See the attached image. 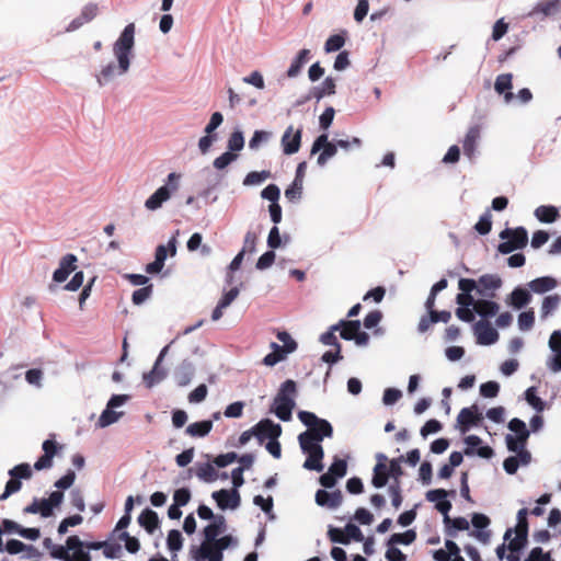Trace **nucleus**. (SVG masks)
<instances>
[{
	"mask_svg": "<svg viewBox=\"0 0 561 561\" xmlns=\"http://www.w3.org/2000/svg\"><path fill=\"white\" fill-rule=\"evenodd\" d=\"M134 45L135 24L129 23L125 26L118 39L113 45V53L117 59V65L110 62L103 67L96 76V80L100 85H104L112 81L115 76L124 75L128 71Z\"/></svg>",
	"mask_w": 561,
	"mask_h": 561,
	"instance_id": "1",
	"label": "nucleus"
},
{
	"mask_svg": "<svg viewBox=\"0 0 561 561\" xmlns=\"http://www.w3.org/2000/svg\"><path fill=\"white\" fill-rule=\"evenodd\" d=\"M297 396V385L294 380L287 379L280 385L273 403L272 411L276 416L288 422L291 420L293 410L296 405L295 398Z\"/></svg>",
	"mask_w": 561,
	"mask_h": 561,
	"instance_id": "2",
	"label": "nucleus"
},
{
	"mask_svg": "<svg viewBox=\"0 0 561 561\" xmlns=\"http://www.w3.org/2000/svg\"><path fill=\"white\" fill-rule=\"evenodd\" d=\"M500 238L505 240L497 247V251L502 254H508L515 250L524 249L528 242V233L524 227L514 229L506 228L500 232Z\"/></svg>",
	"mask_w": 561,
	"mask_h": 561,
	"instance_id": "3",
	"label": "nucleus"
},
{
	"mask_svg": "<svg viewBox=\"0 0 561 561\" xmlns=\"http://www.w3.org/2000/svg\"><path fill=\"white\" fill-rule=\"evenodd\" d=\"M180 175L176 173H170L168 175V184L159 187L145 203L146 208L149 210H156L167 202L172 192H175L179 187L178 180Z\"/></svg>",
	"mask_w": 561,
	"mask_h": 561,
	"instance_id": "4",
	"label": "nucleus"
},
{
	"mask_svg": "<svg viewBox=\"0 0 561 561\" xmlns=\"http://www.w3.org/2000/svg\"><path fill=\"white\" fill-rule=\"evenodd\" d=\"M191 556L195 561H222L224 554L215 542H202L199 547H192Z\"/></svg>",
	"mask_w": 561,
	"mask_h": 561,
	"instance_id": "5",
	"label": "nucleus"
},
{
	"mask_svg": "<svg viewBox=\"0 0 561 561\" xmlns=\"http://www.w3.org/2000/svg\"><path fill=\"white\" fill-rule=\"evenodd\" d=\"M255 437L260 444L268 438H278L282 435V426L270 419L261 420L254 425Z\"/></svg>",
	"mask_w": 561,
	"mask_h": 561,
	"instance_id": "6",
	"label": "nucleus"
},
{
	"mask_svg": "<svg viewBox=\"0 0 561 561\" xmlns=\"http://www.w3.org/2000/svg\"><path fill=\"white\" fill-rule=\"evenodd\" d=\"M44 454L37 459L34 463L35 470H44L53 467V459L58 454V451L62 448L54 439H46L42 445Z\"/></svg>",
	"mask_w": 561,
	"mask_h": 561,
	"instance_id": "7",
	"label": "nucleus"
},
{
	"mask_svg": "<svg viewBox=\"0 0 561 561\" xmlns=\"http://www.w3.org/2000/svg\"><path fill=\"white\" fill-rule=\"evenodd\" d=\"M477 343L480 345H491L499 340V332L491 325L488 320H479L474 327Z\"/></svg>",
	"mask_w": 561,
	"mask_h": 561,
	"instance_id": "8",
	"label": "nucleus"
},
{
	"mask_svg": "<svg viewBox=\"0 0 561 561\" xmlns=\"http://www.w3.org/2000/svg\"><path fill=\"white\" fill-rule=\"evenodd\" d=\"M482 420V414L479 413L478 407L474 404L470 408L460 410L457 416V424L462 434L467 433L472 426L478 425Z\"/></svg>",
	"mask_w": 561,
	"mask_h": 561,
	"instance_id": "9",
	"label": "nucleus"
},
{
	"mask_svg": "<svg viewBox=\"0 0 561 561\" xmlns=\"http://www.w3.org/2000/svg\"><path fill=\"white\" fill-rule=\"evenodd\" d=\"M270 346L272 352L263 358V364L266 366H274L277 363L284 360L288 354L295 352L298 344L297 342H293L290 344L280 346L277 343L272 342Z\"/></svg>",
	"mask_w": 561,
	"mask_h": 561,
	"instance_id": "10",
	"label": "nucleus"
},
{
	"mask_svg": "<svg viewBox=\"0 0 561 561\" xmlns=\"http://www.w3.org/2000/svg\"><path fill=\"white\" fill-rule=\"evenodd\" d=\"M302 129L297 130L290 125L282 136V147L285 154H294L299 151L301 146Z\"/></svg>",
	"mask_w": 561,
	"mask_h": 561,
	"instance_id": "11",
	"label": "nucleus"
},
{
	"mask_svg": "<svg viewBox=\"0 0 561 561\" xmlns=\"http://www.w3.org/2000/svg\"><path fill=\"white\" fill-rule=\"evenodd\" d=\"M213 499L221 510L237 508L240 505V494L238 490H225L221 489L213 493Z\"/></svg>",
	"mask_w": 561,
	"mask_h": 561,
	"instance_id": "12",
	"label": "nucleus"
},
{
	"mask_svg": "<svg viewBox=\"0 0 561 561\" xmlns=\"http://www.w3.org/2000/svg\"><path fill=\"white\" fill-rule=\"evenodd\" d=\"M77 256L75 254H66L59 263V267L54 272L53 279L57 283L65 282L70 273L76 270Z\"/></svg>",
	"mask_w": 561,
	"mask_h": 561,
	"instance_id": "13",
	"label": "nucleus"
},
{
	"mask_svg": "<svg viewBox=\"0 0 561 561\" xmlns=\"http://www.w3.org/2000/svg\"><path fill=\"white\" fill-rule=\"evenodd\" d=\"M478 286V294L480 296L494 297L495 295L489 294V291L499 289L502 286V279L497 275L485 274L479 277Z\"/></svg>",
	"mask_w": 561,
	"mask_h": 561,
	"instance_id": "14",
	"label": "nucleus"
},
{
	"mask_svg": "<svg viewBox=\"0 0 561 561\" xmlns=\"http://www.w3.org/2000/svg\"><path fill=\"white\" fill-rule=\"evenodd\" d=\"M84 542L76 535L67 538V549L72 550L67 561H91L89 552L83 550Z\"/></svg>",
	"mask_w": 561,
	"mask_h": 561,
	"instance_id": "15",
	"label": "nucleus"
},
{
	"mask_svg": "<svg viewBox=\"0 0 561 561\" xmlns=\"http://www.w3.org/2000/svg\"><path fill=\"white\" fill-rule=\"evenodd\" d=\"M481 137V128L478 125L470 127L462 142L463 153L470 160L474 158L476 149Z\"/></svg>",
	"mask_w": 561,
	"mask_h": 561,
	"instance_id": "16",
	"label": "nucleus"
},
{
	"mask_svg": "<svg viewBox=\"0 0 561 561\" xmlns=\"http://www.w3.org/2000/svg\"><path fill=\"white\" fill-rule=\"evenodd\" d=\"M343 495L340 490L328 492L325 490H318L316 493V502L320 506L329 508H336L342 504Z\"/></svg>",
	"mask_w": 561,
	"mask_h": 561,
	"instance_id": "17",
	"label": "nucleus"
},
{
	"mask_svg": "<svg viewBox=\"0 0 561 561\" xmlns=\"http://www.w3.org/2000/svg\"><path fill=\"white\" fill-rule=\"evenodd\" d=\"M167 350H168V346H165L161 351L158 359L156 360V363L153 365V368L150 371L145 373L142 376L144 382H145L146 387L149 389L152 388L154 385L159 383L165 377L164 370L160 369L159 366H160V362L162 360V357L164 356Z\"/></svg>",
	"mask_w": 561,
	"mask_h": 561,
	"instance_id": "18",
	"label": "nucleus"
},
{
	"mask_svg": "<svg viewBox=\"0 0 561 561\" xmlns=\"http://www.w3.org/2000/svg\"><path fill=\"white\" fill-rule=\"evenodd\" d=\"M332 329L340 331V336L343 340L352 341L360 329V322L358 320H341L339 323L332 325Z\"/></svg>",
	"mask_w": 561,
	"mask_h": 561,
	"instance_id": "19",
	"label": "nucleus"
},
{
	"mask_svg": "<svg viewBox=\"0 0 561 561\" xmlns=\"http://www.w3.org/2000/svg\"><path fill=\"white\" fill-rule=\"evenodd\" d=\"M194 366L188 360H183L174 371V378L180 387H184L191 382L194 377Z\"/></svg>",
	"mask_w": 561,
	"mask_h": 561,
	"instance_id": "20",
	"label": "nucleus"
},
{
	"mask_svg": "<svg viewBox=\"0 0 561 561\" xmlns=\"http://www.w3.org/2000/svg\"><path fill=\"white\" fill-rule=\"evenodd\" d=\"M513 76L511 73H502L497 76L494 89L499 94L504 93V100L506 103H510L514 99V94L511 92L513 88L512 84Z\"/></svg>",
	"mask_w": 561,
	"mask_h": 561,
	"instance_id": "21",
	"label": "nucleus"
},
{
	"mask_svg": "<svg viewBox=\"0 0 561 561\" xmlns=\"http://www.w3.org/2000/svg\"><path fill=\"white\" fill-rule=\"evenodd\" d=\"M557 286V279L551 276L538 277L528 283L529 289L536 294H545L554 289Z\"/></svg>",
	"mask_w": 561,
	"mask_h": 561,
	"instance_id": "22",
	"label": "nucleus"
},
{
	"mask_svg": "<svg viewBox=\"0 0 561 561\" xmlns=\"http://www.w3.org/2000/svg\"><path fill=\"white\" fill-rule=\"evenodd\" d=\"M226 529V523L224 516H217L215 522L207 525L204 530V541L203 542H213L218 536L224 533Z\"/></svg>",
	"mask_w": 561,
	"mask_h": 561,
	"instance_id": "23",
	"label": "nucleus"
},
{
	"mask_svg": "<svg viewBox=\"0 0 561 561\" xmlns=\"http://www.w3.org/2000/svg\"><path fill=\"white\" fill-rule=\"evenodd\" d=\"M313 430H307L298 436L300 448L304 453L311 451L312 448L322 447L319 443L321 437L313 433Z\"/></svg>",
	"mask_w": 561,
	"mask_h": 561,
	"instance_id": "24",
	"label": "nucleus"
},
{
	"mask_svg": "<svg viewBox=\"0 0 561 561\" xmlns=\"http://www.w3.org/2000/svg\"><path fill=\"white\" fill-rule=\"evenodd\" d=\"M138 523L149 534H152L158 528V526H159L158 514L154 511L150 510V508H146L139 515Z\"/></svg>",
	"mask_w": 561,
	"mask_h": 561,
	"instance_id": "25",
	"label": "nucleus"
},
{
	"mask_svg": "<svg viewBox=\"0 0 561 561\" xmlns=\"http://www.w3.org/2000/svg\"><path fill=\"white\" fill-rule=\"evenodd\" d=\"M308 455L304 468L308 470L321 471L323 469L322 459L324 456L323 448H312L311 451L306 453Z\"/></svg>",
	"mask_w": 561,
	"mask_h": 561,
	"instance_id": "26",
	"label": "nucleus"
},
{
	"mask_svg": "<svg viewBox=\"0 0 561 561\" xmlns=\"http://www.w3.org/2000/svg\"><path fill=\"white\" fill-rule=\"evenodd\" d=\"M499 310V304L486 299H478L473 309V311L483 318L494 317Z\"/></svg>",
	"mask_w": 561,
	"mask_h": 561,
	"instance_id": "27",
	"label": "nucleus"
},
{
	"mask_svg": "<svg viewBox=\"0 0 561 561\" xmlns=\"http://www.w3.org/2000/svg\"><path fill=\"white\" fill-rule=\"evenodd\" d=\"M211 428L213 421L205 420L190 424L186 427L185 433L191 437H205L210 433Z\"/></svg>",
	"mask_w": 561,
	"mask_h": 561,
	"instance_id": "28",
	"label": "nucleus"
},
{
	"mask_svg": "<svg viewBox=\"0 0 561 561\" xmlns=\"http://www.w3.org/2000/svg\"><path fill=\"white\" fill-rule=\"evenodd\" d=\"M536 218L546 224L554 222L559 217V210L557 207L551 205H541L535 210Z\"/></svg>",
	"mask_w": 561,
	"mask_h": 561,
	"instance_id": "29",
	"label": "nucleus"
},
{
	"mask_svg": "<svg viewBox=\"0 0 561 561\" xmlns=\"http://www.w3.org/2000/svg\"><path fill=\"white\" fill-rule=\"evenodd\" d=\"M531 295L529 291L522 287H516L510 295L508 304L516 309H522L529 304Z\"/></svg>",
	"mask_w": 561,
	"mask_h": 561,
	"instance_id": "30",
	"label": "nucleus"
},
{
	"mask_svg": "<svg viewBox=\"0 0 561 561\" xmlns=\"http://www.w3.org/2000/svg\"><path fill=\"white\" fill-rule=\"evenodd\" d=\"M389 469L388 466L381 461H378L374 467V476L371 479V483L375 488L380 489L383 488L389 480Z\"/></svg>",
	"mask_w": 561,
	"mask_h": 561,
	"instance_id": "31",
	"label": "nucleus"
},
{
	"mask_svg": "<svg viewBox=\"0 0 561 561\" xmlns=\"http://www.w3.org/2000/svg\"><path fill=\"white\" fill-rule=\"evenodd\" d=\"M416 539V533L409 529L404 533H397L390 536L387 546L411 545Z\"/></svg>",
	"mask_w": 561,
	"mask_h": 561,
	"instance_id": "32",
	"label": "nucleus"
},
{
	"mask_svg": "<svg viewBox=\"0 0 561 561\" xmlns=\"http://www.w3.org/2000/svg\"><path fill=\"white\" fill-rule=\"evenodd\" d=\"M335 93V81L332 77H327L322 82L320 88H316L312 91L313 98L318 101L324 98L325 95H332Z\"/></svg>",
	"mask_w": 561,
	"mask_h": 561,
	"instance_id": "33",
	"label": "nucleus"
},
{
	"mask_svg": "<svg viewBox=\"0 0 561 561\" xmlns=\"http://www.w3.org/2000/svg\"><path fill=\"white\" fill-rule=\"evenodd\" d=\"M196 476L205 482H214L218 479V472L209 462L199 465L196 470Z\"/></svg>",
	"mask_w": 561,
	"mask_h": 561,
	"instance_id": "34",
	"label": "nucleus"
},
{
	"mask_svg": "<svg viewBox=\"0 0 561 561\" xmlns=\"http://www.w3.org/2000/svg\"><path fill=\"white\" fill-rule=\"evenodd\" d=\"M445 525L446 534L449 537H456L457 530H468L470 527L469 522L465 517L450 518V522L445 523Z\"/></svg>",
	"mask_w": 561,
	"mask_h": 561,
	"instance_id": "35",
	"label": "nucleus"
},
{
	"mask_svg": "<svg viewBox=\"0 0 561 561\" xmlns=\"http://www.w3.org/2000/svg\"><path fill=\"white\" fill-rule=\"evenodd\" d=\"M508 428L516 433V436L519 438L522 443H526L529 437V431L526 427V424L524 421L514 417L508 423Z\"/></svg>",
	"mask_w": 561,
	"mask_h": 561,
	"instance_id": "36",
	"label": "nucleus"
},
{
	"mask_svg": "<svg viewBox=\"0 0 561 561\" xmlns=\"http://www.w3.org/2000/svg\"><path fill=\"white\" fill-rule=\"evenodd\" d=\"M560 301L561 297L558 294L545 297L541 305V318H547L552 313L559 307Z\"/></svg>",
	"mask_w": 561,
	"mask_h": 561,
	"instance_id": "37",
	"label": "nucleus"
},
{
	"mask_svg": "<svg viewBox=\"0 0 561 561\" xmlns=\"http://www.w3.org/2000/svg\"><path fill=\"white\" fill-rule=\"evenodd\" d=\"M525 399L537 412L545 410L546 404L543 400L537 396V389L535 387H530L526 390Z\"/></svg>",
	"mask_w": 561,
	"mask_h": 561,
	"instance_id": "38",
	"label": "nucleus"
},
{
	"mask_svg": "<svg viewBox=\"0 0 561 561\" xmlns=\"http://www.w3.org/2000/svg\"><path fill=\"white\" fill-rule=\"evenodd\" d=\"M271 175H272L271 172L266 171V170L261 171V172H257V171L249 172L243 180V185L251 186V185L260 184V183L264 182L265 180L270 179Z\"/></svg>",
	"mask_w": 561,
	"mask_h": 561,
	"instance_id": "39",
	"label": "nucleus"
},
{
	"mask_svg": "<svg viewBox=\"0 0 561 561\" xmlns=\"http://www.w3.org/2000/svg\"><path fill=\"white\" fill-rule=\"evenodd\" d=\"M492 229V215L486 210L474 225V230L482 236L488 234Z\"/></svg>",
	"mask_w": 561,
	"mask_h": 561,
	"instance_id": "40",
	"label": "nucleus"
},
{
	"mask_svg": "<svg viewBox=\"0 0 561 561\" xmlns=\"http://www.w3.org/2000/svg\"><path fill=\"white\" fill-rule=\"evenodd\" d=\"M536 12H540L543 15H553L560 11V0H548L540 2L535 8Z\"/></svg>",
	"mask_w": 561,
	"mask_h": 561,
	"instance_id": "41",
	"label": "nucleus"
},
{
	"mask_svg": "<svg viewBox=\"0 0 561 561\" xmlns=\"http://www.w3.org/2000/svg\"><path fill=\"white\" fill-rule=\"evenodd\" d=\"M302 188L304 182L294 179L291 185L285 191V197L291 203L298 202L301 198Z\"/></svg>",
	"mask_w": 561,
	"mask_h": 561,
	"instance_id": "42",
	"label": "nucleus"
},
{
	"mask_svg": "<svg viewBox=\"0 0 561 561\" xmlns=\"http://www.w3.org/2000/svg\"><path fill=\"white\" fill-rule=\"evenodd\" d=\"M515 533H516L515 538H513L507 546L508 550L512 552L520 551L527 543V537H528L527 531L515 530Z\"/></svg>",
	"mask_w": 561,
	"mask_h": 561,
	"instance_id": "43",
	"label": "nucleus"
},
{
	"mask_svg": "<svg viewBox=\"0 0 561 561\" xmlns=\"http://www.w3.org/2000/svg\"><path fill=\"white\" fill-rule=\"evenodd\" d=\"M515 533H516L515 538H513L507 546L508 550L512 552L520 551L527 543V537H528L527 531L515 530Z\"/></svg>",
	"mask_w": 561,
	"mask_h": 561,
	"instance_id": "44",
	"label": "nucleus"
},
{
	"mask_svg": "<svg viewBox=\"0 0 561 561\" xmlns=\"http://www.w3.org/2000/svg\"><path fill=\"white\" fill-rule=\"evenodd\" d=\"M515 533H516L515 538H513L507 546L508 550L512 552L520 551L527 543V537H528L527 531L515 530Z\"/></svg>",
	"mask_w": 561,
	"mask_h": 561,
	"instance_id": "45",
	"label": "nucleus"
},
{
	"mask_svg": "<svg viewBox=\"0 0 561 561\" xmlns=\"http://www.w3.org/2000/svg\"><path fill=\"white\" fill-rule=\"evenodd\" d=\"M152 293H153L152 284L144 286L133 293L131 301L134 305L139 306L142 302H145L148 298H150Z\"/></svg>",
	"mask_w": 561,
	"mask_h": 561,
	"instance_id": "46",
	"label": "nucleus"
},
{
	"mask_svg": "<svg viewBox=\"0 0 561 561\" xmlns=\"http://www.w3.org/2000/svg\"><path fill=\"white\" fill-rule=\"evenodd\" d=\"M345 44V37L341 34L331 35L325 44L324 50L327 53H333L340 50Z\"/></svg>",
	"mask_w": 561,
	"mask_h": 561,
	"instance_id": "47",
	"label": "nucleus"
},
{
	"mask_svg": "<svg viewBox=\"0 0 561 561\" xmlns=\"http://www.w3.org/2000/svg\"><path fill=\"white\" fill-rule=\"evenodd\" d=\"M535 323V312L533 309L522 312L518 316V328L522 331H529Z\"/></svg>",
	"mask_w": 561,
	"mask_h": 561,
	"instance_id": "48",
	"label": "nucleus"
},
{
	"mask_svg": "<svg viewBox=\"0 0 561 561\" xmlns=\"http://www.w3.org/2000/svg\"><path fill=\"white\" fill-rule=\"evenodd\" d=\"M33 472L31 466L26 462L20 463L9 470V476L16 479H30Z\"/></svg>",
	"mask_w": 561,
	"mask_h": 561,
	"instance_id": "49",
	"label": "nucleus"
},
{
	"mask_svg": "<svg viewBox=\"0 0 561 561\" xmlns=\"http://www.w3.org/2000/svg\"><path fill=\"white\" fill-rule=\"evenodd\" d=\"M388 492L391 496V502L394 508H399L402 504L403 497L401 494V483L400 481H393L389 488Z\"/></svg>",
	"mask_w": 561,
	"mask_h": 561,
	"instance_id": "50",
	"label": "nucleus"
},
{
	"mask_svg": "<svg viewBox=\"0 0 561 561\" xmlns=\"http://www.w3.org/2000/svg\"><path fill=\"white\" fill-rule=\"evenodd\" d=\"M168 548L171 551H179L183 545V538L181 533L178 529H172L168 534L167 538Z\"/></svg>",
	"mask_w": 561,
	"mask_h": 561,
	"instance_id": "51",
	"label": "nucleus"
},
{
	"mask_svg": "<svg viewBox=\"0 0 561 561\" xmlns=\"http://www.w3.org/2000/svg\"><path fill=\"white\" fill-rule=\"evenodd\" d=\"M310 430H313L318 437H321V440L324 437H331L333 435V427L332 425L324 419H321L317 425H313Z\"/></svg>",
	"mask_w": 561,
	"mask_h": 561,
	"instance_id": "52",
	"label": "nucleus"
},
{
	"mask_svg": "<svg viewBox=\"0 0 561 561\" xmlns=\"http://www.w3.org/2000/svg\"><path fill=\"white\" fill-rule=\"evenodd\" d=\"M403 461V456H400L398 458L391 459L389 461V476L390 478H393V481H400V477L404 474V471L401 467V462Z\"/></svg>",
	"mask_w": 561,
	"mask_h": 561,
	"instance_id": "53",
	"label": "nucleus"
},
{
	"mask_svg": "<svg viewBox=\"0 0 561 561\" xmlns=\"http://www.w3.org/2000/svg\"><path fill=\"white\" fill-rule=\"evenodd\" d=\"M121 414L122 413L113 411V409L106 408L99 417L98 424L100 427H106L115 423Z\"/></svg>",
	"mask_w": 561,
	"mask_h": 561,
	"instance_id": "54",
	"label": "nucleus"
},
{
	"mask_svg": "<svg viewBox=\"0 0 561 561\" xmlns=\"http://www.w3.org/2000/svg\"><path fill=\"white\" fill-rule=\"evenodd\" d=\"M244 146L243 134L240 130L233 131L228 139V148L230 152L240 151Z\"/></svg>",
	"mask_w": 561,
	"mask_h": 561,
	"instance_id": "55",
	"label": "nucleus"
},
{
	"mask_svg": "<svg viewBox=\"0 0 561 561\" xmlns=\"http://www.w3.org/2000/svg\"><path fill=\"white\" fill-rule=\"evenodd\" d=\"M328 537L332 542L348 545V538L345 529L343 530L341 528L330 527L328 531Z\"/></svg>",
	"mask_w": 561,
	"mask_h": 561,
	"instance_id": "56",
	"label": "nucleus"
},
{
	"mask_svg": "<svg viewBox=\"0 0 561 561\" xmlns=\"http://www.w3.org/2000/svg\"><path fill=\"white\" fill-rule=\"evenodd\" d=\"M83 522V518L81 515H72V516H69L65 519H62L58 526V533L60 535H64L67 533L68 530V527H75V526H78L80 525L81 523Z\"/></svg>",
	"mask_w": 561,
	"mask_h": 561,
	"instance_id": "57",
	"label": "nucleus"
},
{
	"mask_svg": "<svg viewBox=\"0 0 561 561\" xmlns=\"http://www.w3.org/2000/svg\"><path fill=\"white\" fill-rule=\"evenodd\" d=\"M321 153L318 157L317 163L319 165H324L329 159L334 157L337 152V148L335 142H331L330 145H327L324 148L321 149Z\"/></svg>",
	"mask_w": 561,
	"mask_h": 561,
	"instance_id": "58",
	"label": "nucleus"
},
{
	"mask_svg": "<svg viewBox=\"0 0 561 561\" xmlns=\"http://www.w3.org/2000/svg\"><path fill=\"white\" fill-rule=\"evenodd\" d=\"M118 539L125 541V548L130 553H136L140 548L139 540L126 531L119 534Z\"/></svg>",
	"mask_w": 561,
	"mask_h": 561,
	"instance_id": "59",
	"label": "nucleus"
},
{
	"mask_svg": "<svg viewBox=\"0 0 561 561\" xmlns=\"http://www.w3.org/2000/svg\"><path fill=\"white\" fill-rule=\"evenodd\" d=\"M347 463L344 459L335 458L332 465L329 467V472L336 478H343L346 474Z\"/></svg>",
	"mask_w": 561,
	"mask_h": 561,
	"instance_id": "60",
	"label": "nucleus"
},
{
	"mask_svg": "<svg viewBox=\"0 0 561 561\" xmlns=\"http://www.w3.org/2000/svg\"><path fill=\"white\" fill-rule=\"evenodd\" d=\"M455 494H456V492L454 490L446 491L444 489H435V490H430L425 496L428 502L437 503L438 501H443L444 499H446L448 495L454 496Z\"/></svg>",
	"mask_w": 561,
	"mask_h": 561,
	"instance_id": "61",
	"label": "nucleus"
},
{
	"mask_svg": "<svg viewBox=\"0 0 561 561\" xmlns=\"http://www.w3.org/2000/svg\"><path fill=\"white\" fill-rule=\"evenodd\" d=\"M237 153L234 152H225L222 153L221 156L217 157L215 160H214V167L217 169V170H222L225 169L227 165H229L232 161H234L237 159Z\"/></svg>",
	"mask_w": 561,
	"mask_h": 561,
	"instance_id": "62",
	"label": "nucleus"
},
{
	"mask_svg": "<svg viewBox=\"0 0 561 561\" xmlns=\"http://www.w3.org/2000/svg\"><path fill=\"white\" fill-rule=\"evenodd\" d=\"M500 391V385L496 381H488L480 386V393L485 398H494Z\"/></svg>",
	"mask_w": 561,
	"mask_h": 561,
	"instance_id": "63",
	"label": "nucleus"
},
{
	"mask_svg": "<svg viewBox=\"0 0 561 561\" xmlns=\"http://www.w3.org/2000/svg\"><path fill=\"white\" fill-rule=\"evenodd\" d=\"M22 483L19 479L12 478L7 482L4 492L0 495V501L8 499L11 494L20 491Z\"/></svg>",
	"mask_w": 561,
	"mask_h": 561,
	"instance_id": "64",
	"label": "nucleus"
}]
</instances>
